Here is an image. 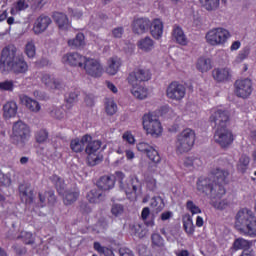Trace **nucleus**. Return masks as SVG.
<instances>
[{"label":"nucleus","instance_id":"52","mask_svg":"<svg viewBox=\"0 0 256 256\" xmlns=\"http://www.w3.org/2000/svg\"><path fill=\"white\" fill-rule=\"evenodd\" d=\"M94 249L104 256H115L112 249H109L107 247H103L99 242L94 243Z\"/></svg>","mask_w":256,"mask_h":256},{"label":"nucleus","instance_id":"53","mask_svg":"<svg viewBox=\"0 0 256 256\" xmlns=\"http://www.w3.org/2000/svg\"><path fill=\"white\" fill-rule=\"evenodd\" d=\"M15 89L14 80H4L0 82V91L13 92Z\"/></svg>","mask_w":256,"mask_h":256},{"label":"nucleus","instance_id":"55","mask_svg":"<svg viewBox=\"0 0 256 256\" xmlns=\"http://www.w3.org/2000/svg\"><path fill=\"white\" fill-rule=\"evenodd\" d=\"M186 209L192 215H199L200 213H202L201 208L197 206L192 200L186 202Z\"/></svg>","mask_w":256,"mask_h":256},{"label":"nucleus","instance_id":"3","mask_svg":"<svg viewBox=\"0 0 256 256\" xmlns=\"http://www.w3.org/2000/svg\"><path fill=\"white\" fill-rule=\"evenodd\" d=\"M31 137L30 127L22 122V120H18L14 122L12 127V134L10 136L11 143L15 145L17 148L23 149L25 148L27 142Z\"/></svg>","mask_w":256,"mask_h":256},{"label":"nucleus","instance_id":"31","mask_svg":"<svg viewBox=\"0 0 256 256\" xmlns=\"http://www.w3.org/2000/svg\"><path fill=\"white\" fill-rule=\"evenodd\" d=\"M108 67L106 68V73L110 76H114L119 71L122 62L118 57H112L107 62Z\"/></svg>","mask_w":256,"mask_h":256},{"label":"nucleus","instance_id":"60","mask_svg":"<svg viewBox=\"0 0 256 256\" xmlns=\"http://www.w3.org/2000/svg\"><path fill=\"white\" fill-rule=\"evenodd\" d=\"M146 155L148 156V159H150L152 162H154L156 164L161 162V157H160L158 151L156 149H154L153 147Z\"/></svg>","mask_w":256,"mask_h":256},{"label":"nucleus","instance_id":"13","mask_svg":"<svg viewBox=\"0 0 256 256\" xmlns=\"http://www.w3.org/2000/svg\"><path fill=\"white\" fill-rule=\"evenodd\" d=\"M253 86L249 78L238 79L234 83V94L238 98L248 99L252 94Z\"/></svg>","mask_w":256,"mask_h":256},{"label":"nucleus","instance_id":"37","mask_svg":"<svg viewBox=\"0 0 256 256\" xmlns=\"http://www.w3.org/2000/svg\"><path fill=\"white\" fill-rule=\"evenodd\" d=\"M89 203H100L103 199V191L100 188H94L87 194Z\"/></svg>","mask_w":256,"mask_h":256},{"label":"nucleus","instance_id":"16","mask_svg":"<svg viewBox=\"0 0 256 256\" xmlns=\"http://www.w3.org/2000/svg\"><path fill=\"white\" fill-rule=\"evenodd\" d=\"M226 194L225 187H218V191L216 195L211 196L210 198V205L214 207V209H218L219 211H224L230 207V202L228 199H222L223 195Z\"/></svg>","mask_w":256,"mask_h":256},{"label":"nucleus","instance_id":"54","mask_svg":"<svg viewBox=\"0 0 256 256\" xmlns=\"http://www.w3.org/2000/svg\"><path fill=\"white\" fill-rule=\"evenodd\" d=\"M144 183H146V188L150 191L157 189V180L152 175H146V177H144Z\"/></svg>","mask_w":256,"mask_h":256},{"label":"nucleus","instance_id":"5","mask_svg":"<svg viewBox=\"0 0 256 256\" xmlns=\"http://www.w3.org/2000/svg\"><path fill=\"white\" fill-rule=\"evenodd\" d=\"M196 141V133L190 128H186L176 136L175 151L177 154L188 153L192 150Z\"/></svg>","mask_w":256,"mask_h":256},{"label":"nucleus","instance_id":"12","mask_svg":"<svg viewBox=\"0 0 256 256\" xmlns=\"http://www.w3.org/2000/svg\"><path fill=\"white\" fill-rule=\"evenodd\" d=\"M209 120L215 124L216 129L227 128L230 121V114L222 108H212Z\"/></svg>","mask_w":256,"mask_h":256},{"label":"nucleus","instance_id":"64","mask_svg":"<svg viewBox=\"0 0 256 256\" xmlns=\"http://www.w3.org/2000/svg\"><path fill=\"white\" fill-rule=\"evenodd\" d=\"M51 116L56 119H63V117L65 116V112L63 108H53L51 110Z\"/></svg>","mask_w":256,"mask_h":256},{"label":"nucleus","instance_id":"15","mask_svg":"<svg viewBox=\"0 0 256 256\" xmlns=\"http://www.w3.org/2000/svg\"><path fill=\"white\" fill-rule=\"evenodd\" d=\"M151 80V71L147 68H139L130 73L128 82L131 86H138L141 82Z\"/></svg>","mask_w":256,"mask_h":256},{"label":"nucleus","instance_id":"19","mask_svg":"<svg viewBox=\"0 0 256 256\" xmlns=\"http://www.w3.org/2000/svg\"><path fill=\"white\" fill-rule=\"evenodd\" d=\"M18 190L21 201L24 203H33L34 189L30 183L20 184Z\"/></svg>","mask_w":256,"mask_h":256},{"label":"nucleus","instance_id":"51","mask_svg":"<svg viewBox=\"0 0 256 256\" xmlns=\"http://www.w3.org/2000/svg\"><path fill=\"white\" fill-rule=\"evenodd\" d=\"M150 213L151 212H150V208L149 207H144V209H142L141 217H142V221H144V224H146V227H154L155 226L154 219L147 221Z\"/></svg>","mask_w":256,"mask_h":256},{"label":"nucleus","instance_id":"27","mask_svg":"<svg viewBox=\"0 0 256 256\" xmlns=\"http://www.w3.org/2000/svg\"><path fill=\"white\" fill-rule=\"evenodd\" d=\"M150 35L156 40H160L163 36V22L160 19H154L150 22Z\"/></svg>","mask_w":256,"mask_h":256},{"label":"nucleus","instance_id":"24","mask_svg":"<svg viewBox=\"0 0 256 256\" xmlns=\"http://www.w3.org/2000/svg\"><path fill=\"white\" fill-rule=\"evenodd\" d=\"M19 99L21 104L26 106V108L29 109L31 112L38 113L41 111V104L37 100L29 97L28 95L22 94L19 96Z\"/></svg>","mask_w":256,"mask_h":256},{"label":"nucleus","instance_id":"9","mask_svg":"<svg viewBox=\"0 0 256 256\" xmlns=\"http://www.w3.org/2000/svg\"><path fill=\"white\" fill-rule=\"evenodd\" d=\"M17 52L18 48L15 45H7L2 49L0 55V69L2 72H6V70L19 58Z\"/></svg>","mask_w":256,"mask_h":256},{"label":"nucleus","instance_id":"50","mask_svg":"<svg viewBox=\"0 0 256 256\" xmlns=\"http://www.w3.org/2000/svg\"><path fill=\"white\" fill-rule=\"evenodd\" d=\"M202 165V162L198 158L188 157L184 160V166L190 169H195Z\"/></svg>","mask_w":256,"mask_h":256},{"label":"nucleus","instance_id":"44","mask_svg":"<svg viewBox=\"0 0 256 256\" xmlns=\"http://www.w3.org/2000/svg\"><path fill=\"white\" fill-rule=\"evenodd\" d=\"M24 53L29 59H33L36 56V45L34 40L27 41Z\"/></svg>","mask_w":256,"mask_h":256},{"label":"nucleus","instance_id":"8","mask_svg":"<svg viewBox=\"0 0 256 256\" xmlns=\"http://www.w3.org/2000/svg\"><path fill=\"white\" fill-rule=\"evenodd\" d=\"M219 187H224L222 185L215 184L212 176L210 177H200L196 182V189L200 194L210 195V199L213 195H217Z\"/></svg>","mask_w":256,"mask_h":256},{"label":"nucleus","instance_id":"48","mask_svg":"<svg viewBox=\"0 0 256 256\" xmlns=\"http://www.w3.org/2000/svg\"><path fill=\"white\" fill-rule=\"evenodd\" d=\"M249 54H250V49L249 48H244L243 50H241L238 55L236 56L233 64L234 65H239L241 63H243V61H245L248 57H249Z\"/></svg>","mask_w":256,"mask_h":256},{"label":"nucleus","instance_id":"33","mask_svg":"<svg viewBox=\"0 0 256 256\" xmlns=\"http://www.w3.org/2000/svg\"><path fill=\"white\" fill-rule=\"evenodd\" d=\"M40 207H46L48 205H55L57 198L53 191H48L45 193H39Z\"/></svg>","mask_w":256,"mask_h":256},{"label":"nucleus","instance_id":"14","mask_svg":"<svg viewBox=\"0 0 256 256\" xmlns=\"http://www.w3.org/2000/svg\"><path fill=\"white\" fill-rule=\"evenodd\" d=\"M87 147L85 152L88 155V163L91 166H95L101 162V158L97 155L98 150L100 149L102 143L99 140L92 141V138L89 142L86 143Z\"/></svg>","mask_w":256,"mask_h":256},{"label":"nucleus","instance_id":"29","mask_svg":"<svg viewBox=\"0 0 256 256\" xmlns=\"http://www.w3.org/2000/svg\"><path fill=\"white\" fill-rule=\"evenodd\" d=\"M53 19L56 25H58L59 29H61L62 31H67L71 27L69 18L67 17V15H65V13L55 12L53 15Z\"/></svg>","mask_w":256,"mask_h":256},{"label":"nucleus","instance_id":"23","mask_svg":"<svg viewBox=\"0 0 256 256\" xmlns=\"http://www.w3.org/2000/svg\"><path fill=\"white\" fill-rule=\"evenodd\" d=\"M41 82L49 89L61 90L63 88V83L59 79H55L52 75L48 73L42 74Z\"/></svg>","mask_w":256,"mask_h":256},{"label":"nucleus","instance_id":"21","mask_svg":"<svg viewBox=\"0 0 256 256\" xmlns=\"http://www.w3.org/2000/svg\"><path fill=\"white\" fill-rule=\"evenodd\" d=\"M8 69L15 75L26 74L29 70V65L24 57L19 56Z\"/></svg>","mask_w":256,"mask_h":256},{"label":"nucleus","instance_id":"25","mask_svg":"<svg viewBox=\"0 0 256 256\" xmlns=\"http://www.w3.org/2000/svg\"><path fill=\"white\" fill-rule=\"evenodd\" d=\"M2 110L5 119L14 118L18 113V104L16 101H7L3 104Z\"/></svg>","mask_w":256,"mask_h":256},{"label":"nucleus","instance_id":"63","mask_svg":"<svg viewBox=\"0 0 256 256\" xmlns=\"http://www.w3.org/2000/svg\"><path fill=\"white\" fill-rule=\"evenodd\" d=\"M111 213L114 217H120L124 213V207L121 204H113L111 208Z\"/></svg>","mask_w":256,"mask_h":256},{"label":"nucleus","instance_id":"41","mask_svg":"<svg viewBox=\"0 0 256 256\" xmlns=\"http://www.w3.org/2000/svg\"><path fill=\"white\" fill-rule=\"evenodd\" d=\"M29 0H17L14 4L13 7L11 8L10 12L11 14H16L21 11H25L29 8Z\"/></svg>","mask_w":256,"mask_h":256},{"label":"nucleus","instance_id":"36","mask_svg":"<svg viewBox=\"0 0 256 256\" xmlns=\"http://www.w3.org/2000/svg\"><path fill=\"white\" fill-rule=\"evenodd\" d=\"M252 246V241L247 240L243 237L235 239L233 243V248L236 251L244 250V251H250L249 248Z\"/></svg>","mask_w":256,"mask_h":256},{"label":"nucleus","instance_id":"2","mask_svg":"<svg viewBox=\"0 0 256 256\" xmlns=\"http://www.w3.org/2000/svg\"><path fill=\"white\" fill-rule=\"evenodd\" d=\"M115 179L119 183V188L124 191L131 201H135L141 193L142 183L137 176L126 179V175L121 172H115Z\"/></svg>","mask_w":256,"mask_h":256},{"label":"nucleus","instance_id":"10","mask_svg":"<svg viewBox=\"0 0 256 256\" xmlns=\"http://www.w3.org/2000/svg\"><path fill=\"white\" fill-rule=\"evenodd\" d=\"M86 75L98 79L101 78L104 73V68L98 59L86 57L82 67Z\"/></svg>","mask_w":256,"mask_h":256},{"label":"nucleus","instance_id":"6","mask_svg":"<svg viewBox=\"0 0 256 256\" xmlns=\"http://www.w3.org/2000/svg\"><path fill=\"white\" fill-rule=\"evenodd\" d=\"M142 127L146 131V134L154 138H159L163 133L159 116L155 112H148L142 116Z\"/></svg>","mask_w":256,"mask_h":256},{"label":"nucleus","instance_id":"30","mask_svg":"<svg viewBox=\"0 0 256 256\" xmlns=\"http://www.w3.org/2000/svg\"><path fill=\"white\" fill-rule=\"evenodd\" d=\"M212 76L217 82H225L231 78V70L230 68H215Z\"/></svg>","mask_w":256,"mask_h":256},{"label":"nucleus","instance_id":"49","mask_svg":"<svg viewBox=\"0 0 256 256\" xmlns=\"http://www.w3.org/2000/svg\"><path fill=\"white\" fill-rule=\"evenodd\" d=\"M250 159L246 155H242L237 164V168L240 172L244 173L249 168Z\"/></svg>","mask_w":256,"mask_h":256},{"label":"nucleus","instance_id":"39","mask_svg":"<svg viewBox=\"0 0 256 256\" xmlns=\"http://www.w3.org/2000/svg\"><path fill=\"white\" fill-rule=\"evenodd\" d=\"M150 207H152L154 213H160L165 207L164 200L160 196L152 197L150 199Z\"/></svg>","mask_w":256,"mask_h":256},{"label":"nucleus","instance_id":"4","mask_svg":"<svg viewBox=\"0 0 256 256\" xmlns=\"http://www.w3.org/2000/svg\"><path fill=\"white\" fill-rule=\"evenodd\" d=\"M231 32L223 27L210 29L205 34V41L211 47H224L231 39Z\"/></svg>","mask_w":256,"mask_h":256},{"label":"nucleus","instance_id":"59","mask_svg":"<svg viewBox=\"0 0 256 256\" xmlns=\"http://www.w3.org/2000/svg\"><path fill=\"white\" fill-rule=\"evenodd\" d=\"M12 184V179H11V174H4L1 170H0V185L5 186V187H9Z\"/></svg>","mask_w":256,"mask_h":256},{"label":"nucleus","instance_id":"35","mask_svg":"<svg viewBox=\"0 0 256 256\" xmlns=\"http://www.w3.org/2000/svg\"><path fill=\"white\" fill-rule=\"evenodd\" d=\"M68 46L72 49H82L85 46V36L83 33H78L75 38L69 39Z\"/></svg>","mask_w":256,"mask_h":256},{"label":"nucleus","instance_id":"40","mask_svg":"<svg viewBox=\"0 0 256 256\" xmlns=\"http://www.w3.org/2000/svg\"><path fill=\"white\" fill-rule=\"evenodd\" d=\"M133 89L131 90L132 95L139 100H144L148 97V89L144 86L136 87L137 85H132Z\"/></svg>","mask_w":256,"mask_h":256},{"label":"nucleus","instance_id":"7","mask_svg":"<svg viewBox=\"0 0 256 256\" xmlns=\"http://www.w3.org/2000/svg\"><path fill=\"white\" fill-rule=\"evenodd\" d=\"M165 94L167 99L180 103L187 95V87L179 81H172L166 87Z\"/></svg>","mask_w":256,"mask_h":256},{"label":"nucleus","instance_id":"45","mask_svg":"<svg viewBox=\"0 0 256 256\" xmlns=\"http://www.w3.org/2000/svg\"><path fill=\"white\" fill-rule=\"evenodd\" d=\"M17 239L22 240L25 245H33L35 243L33 233L28 231H21V233L17 236Z\"/></svg>","mask_w":256,"mask_h":256},{"label":"nucleus","instance_id":"28","mask_svg":"<svg viewBox=\"0 0 256 256\" xmlns=\"http://www.w3.org/2000/svg\"><path fill=\"white\" fill-rule=\"evenodd\" d=\"M172 39L181 46H187L188 38L180 26H173Z\"/></svg>","mask_w":256,"mask_h":256},{"label":"nucleus","instance_id":"46","mask_svg":"<svg viewBox=\"0 0 256 256\" xmlns=\"http://www.w3.org/2000/svg\"><path fill=\"white\" fill-rule=\"evenodd\" d=\"M200 3L207 11L216 10L220 6V0H200Z\"/></svg>","mask_w":256,"mask_h":256},{"label":"nucleus","instance_id":"17","mask_svg":"<svg viewBox=\"0 0 256 256\" xmlns=\"http://www.w3.org/2000/svg\"><path fill=\"white\" fill-rule=\"evenodd\" d=\"M85 60H86V56H83L78 52L66 53L62 58V62L64 64H67L71 67H79V68L83 67Z\"/></svg>","mask_w":256,"mask_h":256},{"label":"nucleus","instance_id":"38","mask_svg":"<svg viewBox=\"0 0 256 256\" xmlns=\"http://www.w3.org/2000/svg\"><path fill=\"white\" fill-rule=\"evenodd\" d=\"M79 197V191L77 189L67 190L64 193L63 201L65 205H72Z\"/></svg>","mask_w":256,"mask_h":256},{"label":"nucleus","instance_id":"18","mask_svg":"<svg viewBox=\"0 0 256 256\" xmlns=\"http://www.w3.org/2000/svg\"><path fill=\"white\" fill-rule=\"evenodd\" d=\"M230 172L227 169L215 168L211 172V178L216 185L224 186L229 183Z\"/></svg>","mask_w":256,"mask_h":256},{"label":"nucleus","instance_id":"43","mask_svg":"<svg viewBox=\"0 0 256 256\" xmlns=\"http://www.w3.org/2000/svg\"><path fill=\"white\" fill-rule=\"evenodd\" d=\"M138 47L144 52H150L154 48V41L150 37L140 39V41H138Z\"/></svg>","mask_w":256,"mask_h":256},{"label":"nucleus","instance_id":"42","mask_svg":"<svg viewBox=\"0 0 256 256\" xmlns=\"http://www.w3.org/2000/svg\"><path fill=\"white\" fill-rule=\"evenodd\" d=\"M183 228L187 235H193L195 232V225L193 218L190 215H187L183 218Z\"/></svg>","mask_w":256,"mask_h":256},{"label":"nucleus","instance_id":"22","mask_svg":"<svg viewBox=\"0 0 256 256\" xmlns=\"http://www.w3.org/2000/svg\"><path fill=\"white\" fill-rule=\"evenodd\" d=\"M151 27V21L148 18H137L133 22V31L137 35L147 33Z\"/></svg>","mask_w":256,"mask_h":256},{"label":"nucleus","instance_id":"57","mask_svg":"<svg viewBox=\"0 0 256 256\" xmlns=\"http://www.w3.org/2000/svg\"><path fill=\"white\" fill-rule=\"evenodd\" d=\"M117 104L112 99L106 101V113L110 116H113L117 112Z\"/></svg>","mask_w":256,"mask_h":256},{"label":"nucleus","instance_id":"11","mask_svg":"<svg viewBox=\"0 0 256 256\" xmlns=\"http://www.w3.org/2000/svg\"><path fill=\"white\" fill-rule=\"evenodd\" d=\"M213 139L221 148L226 149L233 144L235 137L233 136V132L225 127L216 129Z\"/></svg>","mask_w":256,"mask_h":256},{"label":"nucleus","instance_id":"20","mask_svg":"<svg viewBox=\"0 0 256 256\" xmlns=\"http://www.w3.org/2000/svg\"><path fill=\"white\" fill-rule=\"evenodd\" d=\"M51 23L52 21L49 16L41 15L34 22L33 32L35 33V35H40L41 33H44L45 31H47Z\"/></svg>","mask_w":256,"mask_h":256},{"label":"nucleus","instance_id":"32","mask_svg":"<svg viewBox=\"0 0 256 256\" xmlns=\"http://www.w3.org/2000/svg\"><path fill=\"white\" fill-rule=\"evenodd\" d=\"M212 60L208 57H200L196 62V69L200 73H207L212 70Z\"/></svg>","mask_w":256,"mask_h":256},{"label":"nucleus","instance_id":"58","mask_svg":"<svg viewBox=\"0 0 256 256\" xmlns=\"http://www.w3.org/2000/svg\"><path fill=\"white\" fill-rule=\"evenodd\" d=\"M51 180L54 183V185L56 186L58 192L63 193V189L65 188V182L63 181V179H61V177H59L57 175H53L51 177Z\"/></svg>","mask_w":256,"mask_h":256},{"label":"nucleus","instance_id":"26","mask_svg":"<svg viewBox=\"0 0 256 256\" xmlns=\"http://www.w3.org/2000/svg\"><path fill=\"white\" fill-rule=\"evenodd\" d=\"M92 139L90 135H84L81 139L75 138L70 142V149L75 153H81L84 146Z\"/></svg>","mask_w":256,"mask_h":256},{"label":"nucleus","instance_id":"1","mask_svg":"<svg viewBox=\"0 0 256 256\" xmlns=\"http://www.w3.org/2000/svg\"><path fill=\"white\" fill-rule=\"evenodd\" d=\"M236 231L248 238H256V216L247 208L239 210L235 216Z\"/></svg>","mask_w":256,"mask_h":256},{"label":"nucleus","instance_id":"56","mask_svg":"<svg viewBox=\"0 0 256 256\" xmlns=\"http://www.w3.org/2000/svg\"><path fill=\"white\" fill-rule=\"evenodd\" d=\"M49 139V133L46 130H40L35 134V140L37 143L43 144Z\"/></svg>","mask_w":256,"mask_h":256},{"label":"nucleus","instance_id":"62","mask_svg":"<svg viewBox=\"0 0 256 256\" xmlns=\"http://www.w3.org/2000/svg\"><path fill=\"white\" fill-rule=\"evenodd\" d=\"M152 245L156 247L164 246V239L159 233L152 234Z\"/></svg>","mask_w":256,"mask_h":256},{"label":"nucleus","instance_id":"47","mask_svg":"<svg viewBox=\"0 0 256 256\" xmlns=\"http://www.w3.org/2000/svg\"><path fill=\"white\" fill-rule=\"evenodd\" d=\"M132 232L140 239L144 238L148 234V230L141 224H135L132 228Z\"/></svg>","mask_w":256,"mask_h":256},{"label":"nucleus","instance_id":"61","mask_svg":"<svg viewBox=\"0 0 256 256\" xmlns=\"http://www.w3.org/2000/svg\"><path fill=\"white\" fill-rule=\"evenodd\" d=\"M78 95H79V91L78 90L70 91L66 95V103L67 104H74V103H76L78 101Z\"/></svg>","mask_w":256,"mask_h":256},{"label":"nucleus","instance_id":"34","mask_svg":"<svg viewBox=\"0 0 256 256\" xmlns=\"http://www.w3.org/2000/svg\"><path fill=\"white\" fill-rule=\"evenodd\" d=\"M115 176H103L97 183L98 189L103 190H110L115 186Z\"/></svg>","mask_w":256,"mask_h":256}]
</instances>
